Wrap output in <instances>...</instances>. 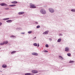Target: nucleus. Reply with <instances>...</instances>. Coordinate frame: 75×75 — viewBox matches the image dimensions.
<instances>
[{
	"label": "nucleus",
	"mask_w": 75,
	"mask_h": 75,
	"mask_svg": "<svg viewBox=\"0 0 75 75\" xmlns=\"http://www.w3.org/2000/svg\"><path fill=\"white\" fill-rule=\"evenodd\" d=\"M40 13H42V14H46V11H45L44 9H41L40 10Z\"/></svg>",
	"instance_id": "1"
},
{
	"label": "nucleus",
	"mask_w": 75,
	"mask_h": 75,
	"mask_svg": "<svg viewBox=\"0 0 75 75\" xmlns=\"http://www.w3.org/2000/svg\"><path fill=\"white\" fill-rule=\"evenodd\" d=\"M49 11L50 12V13H54V9L51 8H50L49 9Z\"/></svg>",
	"instance_id": "2"
},
{
	"label": "nucleus",
	"mask_w": 75,
	"mask_h": 75,
	"mask_svg": "<svg viewBox=\"0 0 75 75\" xmlns=\"http://www.w3.org/2000/svg\"><path fill=\"white\" fill-rule=\"evenodd\" d=\"M1 6H7L8 5L7 4L4 3H1L0 4Z\"/></svg>",
	"instance_id": "3"
},
{
	"label": "nucleus",
	"mask_w": 75,
	"mask_h": 75,
	"mask_svg": "<svg viewBox=\"0 0 75 75\" xmlns=\"http://www.w3.org/2000/svg\"><path fill=\"white\" fill-rule=\"evenodd\" d=\"M30 6H31L30 7L32 8H36V6H34V5H31Z\"/></svg>",
	"instance_id": "4"
},
{
	"label": "nucleus",
	"mask_w": 75,
	"mask_h": 75,
	"mask_svg": "<svg viewBox=\"0 0 75 75\" xmlns=\"http://www.w3.org/2000/svg\"><path fill=\"white\" fill-rule=\"evenodd\" d=\"M32 72H33V73H34V74H36L37 73H38V71L36 70H33L32 71Z\"/></svg>",
	"instance_id": "5"
},
{
	"label": "nucleus",
	"mask_w": 75,
	"mask_h": 75,
	"mask_svg": "<svg viewBox=\"0 0 75 75\" xmlns=\"http://www.w3.org/2000/svg\"><path fill=\"white\" fill-rule=\"evenodd\" d=\"M65 51H69V48L67 47H66L65 48Z\"/></svg>",
	"instance_id": "6"
},
{
	"label": "nucleus",
	"mask_w": 75,
	"mask_h": 75,
	"mask_svg": "<svg viewBox=\"0 0 75 75\" xmlns=\"http://www.w3.org/2000/svg\"><path fill=\"white\" fill-rule=\"evenodd\" d=\"M24 13V12H19L18 14H19V15H21V14H23Z\"/></svg>",
	"instance_id": "7"
},
{
	"label": "nucleus",
	"mask_w": 75,
	"mask_h": 75,
	"mask_svg": "<svg viewBox=\"0 0 75 75\" xmlns=\"http://www.w3.org/2000/svg\"><path fill=\"white\" fill-rule=\"evenodd\" d=\"M32 55H36L37 56L38 55V54H37V53H32Z\"/></svg>",
	"instance_id": "8"
},
{
	"label": "nucleus",
	"mask_w": 75,
	"mask_h": 75,
	"mask_svg": "<svg viewBox=\"0 0 75 75\" xmlns=\"http://www.w3.org/2000/svg\"><path fill=\"white\" fill-rule=\"evenodd\" d=\"M11 3L13 4H17V1H13Z\"/></svg>",
	"instance_id": "9"
},
{
	"label": "nucleus",
	"mask_w": 75,
	"mask_h": 75,
	"mask_svg": "<svg viewBox=\"0 0 75 75\" xmlns=\"http://www.w3.org/2000/svg\"><path fill=\"white\" fill-rule=\"evenodd\" d=\"M48 31H47L46 32H45L43 33V34H48Z\"/></svg>",
	"instance_id": "10"
},
{
	"label": "nucleus",
	"mask_w": 75,
	"mask_h": 75,
	"mask_svg": "<svg viewBox=\"0 0 75 75\" xmlns=\"http://www.w3.org/2000/svg\"><path fill=\"white\" fill-rule=\"evenodd\" d=\"M8 41H5L4 42V44H8Z\"/></svg>",
	"instance_id": "11"
},
{
	"label": "nucleus",
	"mask_w": 75,
	"mask_h": 75,
	"mask_svg": "<svg viewBox=\"0 0 75 75\" xmlns=\"http://www.w3.org/2000/svg\"><path fill=\"white\" fill-rule=\"evenodd\" d=\"M16 4H13V5H9V6H10V7H15V6H16Z\"/></svg>",
	"instance_id": "12"
},
{
	"label": "nucleus",
	"mask_w": 75,
	"mask_h": 75,
	"mask_svg": "<svg viewBox=\"0 0 75 75\" xmlns=\"http://www.w3.org/2000/svg\"><path fill=\"white\" fill-rule=\"evenodd\" d=\"M3 68H6L7 67V66L5 64L3 65L2 66Z\"/></svg>",
	"instance_id": "13"
},
{
	"label": "nucleus",
	"mask_w": 75,
	"mask_h": 75,
	"mask_svg": "<svg viewBox=\"0 0 75 75\" xmlns=\"http://www.w3.org/2000/svg\"><path fill=\"white\" fill-rule=\"evenodd\" d=\"M59 59H64V58L62 56H59Z\"/></svg>",
	"instance_id": "14"
},
{
	"label": "nucleus",
	"mask_w": 75,
	"mask_h": 75,
	"mask_svg": "<svg viewBox=\"0 0 75 75\" xmlns=\"http://www.w3.org/2000/svg\"><path fill=\"white\" fill-rule=\"evenodd\" d=\"M12 21L11 20H8L6 21L7 23H9V22H12Z\"/></svg>",
	"instance_id": "15"
},
{
	"label": "nucleus",
	"mask_w": 75,
	"mask_h": 75,
	"mask_svg": "<svg viewBox=\"0 0 75 75\" xmlns=\"http://www.w3.org/2000/svg\"><path fill=\"white\" fill-rule=\"evenodd\" d=\"M61 39H59L58 40H57V42H61Z\"/></svg>",
	"instance_id": "16"
},
{
	"label": "nucleus",
	"mask_w": 75,
	"mask_h": 75,
	"mask_svg": "<svg viewBox=\"0 0 75 75\" xmlns=\"http://www.w3.org/2000/svg\"><path fill=\"white\" fill-rule=\"evenodd\" d=\"M16 51H13L11 52V54H14V53H16Z\"/></svg>",
	"instance_id": "17"
},
{
	"label": "nucleus",
	"mask_w": 75,
	"mask_h": 75,
	"mask_svg": "<svg viewBox=\"0 0 75 75\" xmlns=\"http://www.w3.org/2000/svg\"><path fill=\"white\" fill-rule=\"evenodd\" d=\"M33 45H34V46H37L38 45V44L37 43H34L33 44Z\"/></svg>",
	"instance_id": "18"
},
{
	"label": "nucleus",
	"mask_w": 75,
	"mask_h": 75,
	"mask_svg": "<svg viewBox=\"0 0 75 75\" xmlns=\"http://www.w3.org/2000/svg\"><path fill=\"white\" fill-rule=\"evenodd\" d=\"M4 42H3V43H0V45H4Z\"/></svg>",
	"instance_id": "19"
},
{
	"label": "nucleus",
	"mask_w": 75,
	"mask_h": 75,
	"mask_svg": "<svg viewBox=\"0 0 75 75\" xmlns=\"http://www.w3.org/2000/svg\"><path fill=\"white\" fill-rule=\"evenodd\" d=\"M31 73H27L25 74V75H30Z\"/></svg>",
	"instance_id": "20"
},
{
	"label": "nucleus",
	"mask_w": 75,
	"mask_h": 75,
	"mask_svg": "<svg viewBox=\"0 0 75 75\" xmlns=\"http://www.w3.org/2000/svg\"><path fill=\"white\" fill-rule=\"evenodd\" d=\"M4 20H9V18H6L4 19Z\"/></svg>",
	"instance_id": "21"
},
{
	"label": "nucleus",
	"mask_w": 75,
	"mask_h": 75,
	"mask_svg": "<svg viewBox=\"0 0 75 75\" xmlns=\"http://www.w3.org/2000/svg\"><path fill=\"white\" fill-rule=\"evenodd\" d=\"M67 55H68V56H69V57H70V56H71V54L68 53L67 54Z\"/></svg>",
	"instance_id": "22"
},
{
	"label": "nucleus",
	"mask_w": 75,
	"mask_h": 75,
	"mask_svg": "<svg viewBox=\"0 0 75 75\" xmlns=\"http://www.w3.org/2000/svg\"><path fill=\"white\" fill-rule=\"evenodd\" d=\"M31 33H32V31H29L28 32V34H31Z\"/></svg>",
	"instance_id": "23"
},
{
	"label": "nucleus",
	"mask_w": 75,
	"mask_h": 75,
	"mask_svg": "<svg viewBox=\"0 0 75 75\" xmlns=\"http://www.w3.org/2000/svg\"><path fill=\"white\" fill-rule=\"evenodd\" d=\"M71 11H72L73 12H75V10L72 9L71 10Z\"/></svg>",
	"instance_id": "24"
},
{
	"label": "nucleus",
	"mask_w": 75,
	"mask_h": 75,
	"mask_svg": "<svg viewBox=\"0 0 75 75\" xmlns=\"http://www.w3.org/2000/svg\"><path fill=\"white\" fill-rule=\"evenodd\" d=\"M69 63H73V62H74V61H71L69 62Z\"/></svg>",
	"instance_id": "25"
},
{
	"label": "nucleus",
	"mask_w": 75,
	"mask_h": 75,
	"mask_svg": "<svg viewBox=\"0 0 75 75\" xmlns=\"http://www.w3.org/2000/svg\"><path fill=\"white\" fill-rule=\"evenodd\" d=\"M8 9H9V8H5V10H8Z\"/></svg>",
	"instance_id": "26"
},
{
	"label": "nucleus",
	"mask_w": 75,
	"mask_h": 75,
	"mask_svg": "<svg viewBox=\"0 0 75 75\" xmlns=\"http://www.w3.org/2000/svg\"><path fill=\"white\" fill-rule=\"evenodd\" d=\"M40 26L39 25H38L37 27V28H40Z\"/></svg>",
	"instance_id": "27"
},
{
	"label": "nucleus",
	"mask_w": 75,
	"mask_h": 75,
	"mask_svg": "<svg viewBox=\"0 0 75 75\" xmlns=\"http://www.w3.org/2000/svg\"><path fill=\"white\" fill-rule=\"evenodd\" d=\"M45 46L46 47H47V48H48V45H46Z\"/></svg>",
	"instance_id": "28"
},
{
	"label": "nucleus",
	"mask_w": 75,
	"mask_h": 75,
	"mask_svg": "<svg viewBox=\"0 0 75 75\" xmlns=\"http://www.w3.org/2000/svg\"><path fill=\"white\" fill-rule=\"evenodd\" d=\"M21 34H25V33L24 32H22Z\"/></svg>",
	"instance_id": "29"
},
{
	"label": "nucleus",
	"mask_w": 75,
	"mask_h": 75,
	"mask_svg": "<svg viewBox=\"0 0 75 75\" xmlns=\"http://www.w3.org/2000/svg\"><path fill=\"white\" fill-rule=\"evenodd\" d=\"M45 52H48V51H47V50H45Z\"/></svg>",
	"instance_id": "30"
},
{
	"label": "nucleus",
	"mask_w": 75,
	"mask_h": 75,
	"mask_svg": "<svg viewBox=\"0 0 75 75\" xmlns=\"http://www.w3.org/2000/svg\"><path fill=\"white\" fill-rule=\"evenodd\" d=\"M2 25V23H0V26Z\"/></svg>",
	"instance_id": "31"
},
{
	"label": "nucleus",
	"mask_w": 75,
	"mask_h": 75,
	"mask_svg": "<svg viewBox=\"0 0 75 75\" xmlns=\"http://www.w3.org/2000/svg\"><path fill=\"white\" fill-rule=\"evenodd\" d=\"M14 37V36H11V37Z\"/></svg>",
	"instance_id": "32"
},
{
	"label": "nucleus",
	"mask_w": 75,
	"mask_h": 75,
	"mask_svg": "<svg viewBox=\"0 0 75 75\" xmlns=\"http://www.w3.org/2000/svg\"><path fill=\"white\" fill-rule=\"evenodd\" d=\"M40 45H39V44L38 43V47H39Z\"/></svg>",
	"instance_id": "33"
},
{
	"label": "nucleus",
	"mask_w": 75,
	"mask_h": 75,
	"mask_svg": "<svg viewBox=\"0 0 75 75\" xmlns=\"http://www.w3.org/2000/svg\"><path fill=\"white\" fill-rule=\"evenodd\" d=\"M36 24H38V22H36L35 23Z\"/></svg>",
	"instance_id": "34"
},
{
	"label": "nucleus",
	"mask_w": 75,
	"mask_h": 75,
	"mask_svg": "<svg viewBox=\"0 0 75 75\" xmlns=\"http://www.w3.org/2000/svg\"><path fill=\"white\" fill-rule=\"evenodd\" d=\"M35 38H36V37H35Z\"/></svg>",
	"instance_id": "35"
},
{
	"label": "nucleus",
	"mask_w": 75,
	"mask_h": 75,
	"mask_svg": "<svg viewBox=\"0 0 75 75\" xmlns=\"http://www.w3.org/2000/svg\"><path fill=\"white\" fill-rule=\"evenodd\" d=\"M60 35H62L61 34H60Z\"/></svg>",
	"instance_id": "36"
},
{
	"label": "nucleus",
	"mask_w": 75,
	"mask_h": 75,
	"mask_svg": "<svg viewBox=\"0 0 75 75\" xmlns=\"http://www.w3.org/2000/svg\"><path fill=\"white\" fill-rule=\"evenodd\" d=\"M0 49H1V48H0Z\"/></svg>",
	"instance_id": "37"
}]
</instances>
